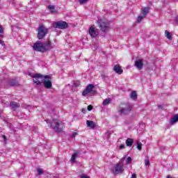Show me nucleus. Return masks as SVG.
<instances>
[{
	"label": "nucleus",
	"mask_w": 178,
	"mask_h": 178,
	"mask_svg": "<svg viewBox=\"0 0 178 178\" xmlns=\"http://www.w3.org/2000/svg\"><path fill=\"white\" fill-rule=\"evenodd\" d=\"M126 161V156L120 159L118 163H115L112 169V173L113 175H122L124 172V166L123 165V161Z\"/></svg>",
	"instance_id": "nucleus-1"
},
{
	"label": "nucleus",
	"mask_w": 178,
	"mask_h": 178,
	"mask_svg": "<svg viewBox=\"0 0 178 178\" xmlns=\"http://www.w3.org/2000/svg\"><path fill=\"white\" fill-rule=\"evenodd\" d=\"M118 112L122 116H126L131 112V106L129 104L122 103L118 108Z\"/></svg>",
	"instance_id": "nucleus-2"
},
{
	"label": "nucleus",
	"mask_w": 178,
	"mask_h": 178,
	"mask_svg": "<svg viewBox=\"0 0 178 178\" xmlns=\"http://www.w3.org/2000/svg\"><path fill=\"white\" fill-rule=\"evenodd\" d=\"M50 127L56 133H60L63 130V124L60 123L58 120H53L51 122Z\"/></svg>",
	"instance_id": "nucleus-3"
},
{
	"label": "nucleus",
	"mask_w": 178,
	"mask_h": 178,
	"mask_svg": "<svg viewBox=\"0 0 178 178\" xmlns=\"http://www.w3.org/2000/svg\"><path fill=\"white\" fill-rule=\"evenodd\" d=\"M33 79V82L35 84H37V86H40L42 81H44V79H50L49 75L42 76L40 74H36L32 76Z\"/></svg>",
	"instance_id": "nucleus-4"
},
{
	"label": "nucleus",
	"mask_w": 178,
	"mask_h": 178,
	"mask_svg": "<svg viewBox=\"0 0 178 178\" xmlns=\"http://www.w3.org/2000/svg\"><path fill=\"white\" fill-rule=\"evenodd\" d=\"M99 27L103 33H106L109 31V22L103 21L102 19H99L97 21Z\"/></svg>",
	"instance_id": "nucleus-5"
},
{
	"label": "nucleus",
	"mask_w": 178,
	"mask_h": 178,
	"mask_svg": "<svg viewBox=\"0 0 178 178\" xmlns=\"http://www.w3.org/2000/svg\"><path fill=\"white\" fill-rule=\"evenodd\" d=\"M38 40H42L48 34V29L44 25L39 26L38 29Z\"/></svg>",
	"instance_id": "nucleus-6"
},
{
	"label": "nucleus",
	"mask_w": 178,
	"mask_h": 178,
	"mask_svg": "<svg viewBox=\"0 0 178 178\" xmlns=\"http://www.w3.org/2000/svg\"><path fill=\"white\" fill-rule=\"evenodd\" d=\"M55 29H60V30H65V29H67L69 25L65 21H58L54 23Z\"/></svg>",
	"instance_id": "nucleus-7"
},
{
	"label": "nucleus",
	"mask_w": 178,
	"mask_h": 178,
	"mask_svg": "<svg viewBox=\"0 0 178 178\" xmlns=\"http://www.w3.org/2000/svg\"><path fill=\"white\" fill-rule=\"evenodd\" d=\"M33 48V49H35V51H38L39 52H45L44 44L41 43V42L40 41H38L35 43H34Z\"/></svg>",
	"instance_id": "nucleus-8"
},
{
	"label": "nucleus",
	"mask_w": 178,
	"mask_h": 178,
	"mask_svg": "<svg viewBox=\"0 0 178 178\" xmlns=\"http://www.w3.org/2000/svg\"><path fill=\"white\" fill-rule=\"evenodd\" d=\"M92 90H94V85H88L86 88L83 91L82 95H83V97H86V95H88V94L92 92Z\"/></svg>",
	"instance_id": "nucleus-9"
},
{
	"label": "nucleus",
	"mask_w": 178,
	"mask_h": 178,
	"mask_svg": "<svg viewBox=\"0 0 178 178\" xmlns=\"http://www.w3.org/2000/svg\"><path fill=\"white\" fill-rule=\"evenodd\" d=\"M43 86L45 88H47V90H49V88H52V82L49 79H43Z\"/></svg>",
	"instance_id": "nucleus-10"
},
{
	"label": "nucleus",
	"mask_w": 178,
	"mask_h": 178,
	"mask_svg": "<svg viewBox=\"0 0 178 178\" xmlns=\"http://www.w3.org/2000/svg\"><path fill=\"white\" fill-rule=\"evenodd\" d=\"M89 34L90 37H92L93 38H95L97 35H98V29H95V28L91 26L89 29Z\"/></svg>",
	"instance_id": "nucleus-11"
},
{
	"label": "nucleus",
	"mask_w": 178,
	"mask_h": 178,
	"mask_svg": "<svg viewBox=\"0 0 178 178\" xmlns=\"http://www.w3.org/2000/svg\"><path fill=\"white\" fill-rule=\"evenodd\" d=\"M43 48H44V52L45 51H49L54 48L52 46V44H51V41L47 40L43 43Z\"/></svg>",
	"instance_id": "nucleus-12"
},
{
	"label": "nucleus",
	"mask_w": 178,
	"mask_h": 178,
	"mask_svg": "<svg viewBox=\"0 0 178 178\" xmlns=\"http://www.w3.org/2000/svg\"><path fill=\"white\" fill-rule=\"evenodd\" d=\"M134 65L138 70H143V67H144V63H143V60L138 59L135 61Z\"/></svg>",
	"instance_id": "nucleus-13"
},
{
	"label": "nucleus",
	"mask_w": 178,
	"mask_h": 178,
	"mask_svg": "<svg viewBox=\"0 0 178 178\" xmlns=\"http://www.w3.org/2000/svg\"><path fill=\"white\" fill-rule=\"evenodd\" d=\"M3 34H4V29L2 25H0V44L1 45H5L4 42L2 40V38H3Z\"/></svg>",
	"instance_id": "nucleus-14"
},
{
	"label": "nucleus",
	"mask_w": 178,
	"mask_h": 178,
	"mask_svg": "<svg viewBox=\"0 0 178 178\" xmlns=\"http://www.w3.org/2000/svg\"><path fill=\"white\" fill-rule=\"evenodd\" d=\"M114 72L117 73V74H122L123 73V70L120 67V65H115L113 68Z\"/></svg>",
	"instance_id": "nucleus-15"
},
{
	"label": "nucleus",
	"mask_w": 178,
	"mask_h": 178,
	"mask_svg": "<svg viewBox=\"0 0 178 178\" xmlns=\"http://www.w3.org/2000/svg\"><path fill=\"white\" fill-rule=\"evenodd\" d=\"M10 108H12V109H13L14 111H16V109H17V108L20 107V104H19L17 102H12L10 104Z\"/></svg>",
	"instance_id": "nucleus-16"
},
{
	"label": "nucleus",
	"mask_w": 178,
	"mask_h": 178,
	"mask_svg": "<svg viewBox=\"0 0 178 178\" xmlns=\"http://www.w3.org/2000/svg\"><path fill=\"white\" fill-rule=\"evenodd\" d=\"M86 124H87L88 127H90V129H95V127H97V125L95 124L94 121H91V120H87Z\"/></svg>",
	"instance_id": "nucleus-17"
},
{
	"label": "nucleus",
	"mask_w": 178,
	"mask_h": 178,
	"mask_svg": "<svg viewBox=\"0 0 178 178\" xmlns=\"http://www.w3.org/2000/svg\"><path fill=\"white\" fill-rule=\"evenodd\" d=\"M9 85L11 86V87H15V86H18L19 83L16 81V79H10Z\"/></svg>",
	"instance_id": "nucleus-18"
},
{
	"label": "nucleus",
	"mask_w": 178,
	"mask_h": 178,
	"mask_svg": "<svg viewBox=\"0 0 178 178\" xmlns=\"http://www.w3.org/2000/svg\"><path fill=\"white\" fill-rule=\"evenodd\" d=\"M178 122V113L174 115L172 118L170 120V124H175V123H177Z\"/></svg>",
	"instance_id": "nucleus-19"
},
{
	"label": "nucleus",
	"mask_w": 178,
	"mask_h": 178,
	"mask_svg": "<svg viewBox=\"0 0 178 178\" xmlns=\"http://www.w3.org/2000/svg\"><path fill=\"white\" fill-rule=\"evenodd\" d=\"M148 10H149L148 8H145L142 10V15H143V17H146L147 15H148Z\"/></svg>",
	"instance_id": "nucleus-20"
},
{
	"label": "nucleus",
	"mask_w": 178,
	"mask_h": 178,
	"mask_svg": "<svg viewBox=\"0 0 178 178\" xmlns=\"http://www.w3.org/2000/svg\"><path fill=\"white\" fill-rule=\"evenodd\" d=\"M126 145L127 147H131V145H133V139H131V138L127 139Z\"/></svg>",
	"instance_id": "nucleus-21"
},
{
	"label": "nucleus",
	"mask_w": 178,
	"mask_h": 178,
	"mask_svg": "<svg viewBox=\"0 0 178 178\" xmlns=\"http://www.w3.org/2000/svg\"><path fill=\"white\" fill-rule=\"evenodd\" d=\"M136 148L139 151H141V149H143V144L140 143V140H136Z\"/></svg>",
	"instance_id": "nucleus-22"
},
{
	"label": "nucleus",
	"mask_w": 178,
	"mask_h": 178,
	"mask_svg": "<svg viewBox=\"0 0 178 178\" xmlns=\"http://www.w3.org/2000/svg\"><path fill=\"white\" fill-rule=\"evenodd\" d=\"M78 155V153H74L71 158V161L73 162L74 163H76V158H77Z\"/></svg>",
	"instance_id": "nucleus-23"
},
{
	"label": "nucleus",
	"mask_w": 178,
	"mask_h": 178,
	"mask_svg": "<svg viewBox=\"0 0 178 178\" xmlns=\"http://www.w3.org/2000/svg\"><path fill=\"white\" fill-rule=\"evenodd\" d=\"M131 98L132 99H137V92L136 91H132L131 93Z\"/></svg>",
	"instance_id": "nucleus-24"
},
{
	"label": "nucleus",
	"mask_w": 178,
	"mask_h": 178,
	"mask_svg": "<svg viewBox=\"0 0 178 178\" xmlns=\"http://www.w3.org/2000/svg\"><path fill=\"white\" fill-rule=\"evenodd\" d=\"M165 36L168 40H172V33L170 32L165 31Z\"/></svg>",
	"instance_id": "nucleus-25"
},
{
	"label": "nucleus",
	"mask_w": 178,
	"mask_h": 178,
	"mask_svg": "<svg viewBox=\"0 0 178 178\" xmlns=\"http://www.w3.org/2000/svg\"><path fill=\"white\" fill-rule=\"evenodd\" d=\"M109 104H111V99H106L105 100H104L103 102V105L104 106H106V105H109Z\"/></svg>",
	"instance_id": "nucleus-26"
},
{
	"label": "nucleus",
	"mask_w": 178,
	"mask_h": 178,
	"mask_svg": "<svg viewBox=\"0 0 178 178\" xmlns=\"http://www.w3.org/2000/svg\"><path fill=\"white\" fill-rule=\"evenodd\" d=\"M145 18V17H144V15H140L137 18V23H140L143 20V19Z\"/></svg>",
	"instance_id": "nucleus-27"
},
{
	"label": "nucleus",
	"mask_w": 178,
	"mask_h": 178,
	"mask_svg": "<svg viewBox=\"0 0 178 178\" xmlns=\"http://www.w3.org/2000/svg\"><path fill=\"white\" fill-rule=\"evenodd\" d=\"M38 175H42V173H44V170H42V168H38Z\"/></svg>",
	"instance_id": "nucleus-28"
},
{
	"label": "nucleus",
	"mask_w": 178,
	"mask_h": 178,
	"mask_svg": "<svg viewBox=\"0 0 178 178\" xmlns=\"http://www.w3.org/2000/svg\"><path fill=\"white\" fill-rule=\"evenodd\" d=\"M49 9L51 12H55V6H54L49 5Z\"/></svg>",
	"instance_id": "nucleus-29"
},
{
	"label": "nucleus",
	"mask_w": 178,
	"mask_h": 178,
	"mask_svg": "<svg viewBox=\"0 0 178 178\" xmlns=\"http://www.w3.org/2000/svg\"><path fill=\"white\" fill-rule=\"evenodd\" d=\"M126 161V163L130 164L131 163V157L129 156L127 158Z\"/></svg>",
	"instance_id": "nucleus-30"
},
{
	"label": "nucleus",
	"mask_w": 178,
	"mask_h": 178,
	"mask_svg": "<svg viewBox=\"0 0 178 178\" xmlns=\"http://www.w3.org/2000/svg\"><path fill=\"white\" fill-rule=\"evenodd\" d=\"M145 166H149V159H145Z\"/></svg>",
	"instance_id": "nucleus-31"
},
{
	"label": "nucleus",
	"mask_w": 178,
	"mask_h": 178,
	"mask_svg": "<svg viewBox=\"0 0 178 178\" xmlns=\"http://www.w3.org/2000/svg\"><path fill=\"white\" fill-rule=\"evenodd\" d=\"M93 108L92 105H89L88 106V111H92Z\"/></svg>",
	"instance_id": "nucleus-32"
},
{
	"label": "nucleus",
	"mask_w": 178,
	"mask_h": 178,
	"mask_svg": "<svg viewBox=\"0 0 178 178\" xmlns=\"http://www.w3.org/2000/svg\"><path fill=\"white\" fill-rule=\"evenodd\" d=\"M88 0H79V3H86Z\"/></svg>",
	"instance_id": "nucleus-33"
},
{
	"label": "nucleus",
	"mask_w": 178,
	"mask_h": 178,
	"mask_svg": "<svg viewBox=\"0 0 178 178\" xmlns=\"http://www.w3.org/2000/svg\"><path fill=\"white\" fill-rule=\"evenodd\" d=\"M76 136H77V132H74V133H72V137L73 138H74V137H76Z\"/></svg>",
	"instance_id": "nucleus-34"
},
{
	"label": "nucleus",
	"mask_w": 178,
	"mask_h": 178,
	"mask_svg": "<svg viewBox=\"0 0 178 178\" xmlns=\"http://www.w3.org/2000/svg\"><path fill=\"white\" fill-rule=\"evenodd\" d=\"M125 147H126V145H120V149H124Z\"/></svg>",
	"instance_id": "nucleus-35"
},
{
	"label": "nucleus",
	"mask_w": 178,
	"mask_h": 178,
	"mask_svg": "<svg viewBox=\"0 0 178 178\" xmlns=\"http://www.w3.org/2000/svg\"><path fill=\"white\" fill-rule=\"evenodd\" d=\"M81 112H82L83 113H86L87 112V110H86V108H82V109H81Z\"/></svg>",
	"instance_id": "nucleus-36"
},
{
	"label": "nucleus",
	"mask_w": 178,
	"mask_h": 178,
	"mask_svg": "<svg viewBox=\"0 0 178 178\" xmlns=\"http://www.w3.org/2000/svg\"><path fill=\"white\" fill-rule=\"evenodd\" d=\"M81 178H90V177H88L87 175H81Z\"/></svg>",
	"instance_id": "nucleus-37"
},
{
	"label": "nucleus",
	"mask_w": 178,
	"mask_h": 178,
	"mask_svg": "<svg viewBox=\"0 0 178 178\" xmlns=\"http://www.w3.org/2000/svg\"><path fill=\"white\" fill-rule=\"evenodd\" d=\"M131 178H137V175L136 174H133Z\"/></svg>",
	"instance_id": "nucleus-38"
},
{
	"label": "nucleus",
	"mask_w": 178,
	"mask_h": 178,
	"mask_svg": "<svg viewBox=\"0 0 178 178\" xmlns=\"http://www.w3.org/2000/svg\"><path fill=\"white\" fill-rule=\"evenodd\" d=\"M175 23L178 24V15L175 17Z\"/></svg>",
	"instance_id": "nucleus-39"
},
{
	"label": "nucleus",
	"mask_w": 178,
	"mask_h": 178,
	"mask_svg": "<svg viewBox=\"0 0 178 178\" xmlns=\"http://www.w3.org/2000/svg\"><path fill=\"white\" fill-rule=\"evenodd\" d=\"M45 122H46L47 124H49V120H45Z\"/></svg>",
	"instance_id": "nucleus-40"
},
{
	"label": "nucleus",
	"mask_w": 178,
	"mask_h": 178,
	"mask_svg": "<svg viewBox=\"0 0 178 178\" xmlns=\"http://www.w3.org/2000/svg\"><path fill=\"white\" fill-rule=\"evenodd\" d=\"M4 140H6V136H5V135L3 136Z\"/></svg>",
	"instance_id": "nucleus-41"
},
{
	"label": "nucleus",
	"mask_w": 178,
	"mask_h": 178,
	"mask_svg": "<svg viewBox=\"0 0 178 178\" xmlns=\"http://www.w3.org/2000/svg\"><path fill=\"white\" fill-rule=\"evenodd\" d=\"M158 108H162V105H159Z\"/></svg>",
	"instance_id": "nucleus-42"
},
{
	"label": "nucleus",
	"mask_w": 178,
	"mask_h": 178,
	"mask_svg": "<svg viewBox=\"0 0 178 178\" xmlns=\"http://www.w3.org/2000/svg\"><path fill=\"white\" fill-rule=\"evenodd\" d=\"M0 116H1V113H0Z\"/></svg>",
	"instance_id": "nucleus-43"
}]
</instances>
